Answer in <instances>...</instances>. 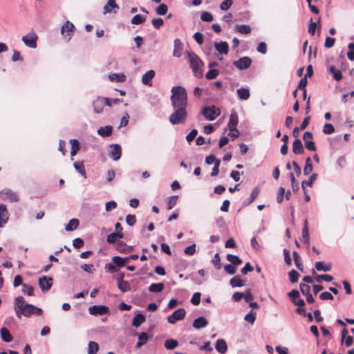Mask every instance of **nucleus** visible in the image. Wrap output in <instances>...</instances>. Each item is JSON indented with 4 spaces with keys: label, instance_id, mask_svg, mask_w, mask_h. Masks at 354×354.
I'll list each match as a JSON object with an SVG mask.
<instances>
[{
    "label": "nucleus",
    "instance_id": "f257e3e1",
    "mask_svg": "<svg viewBox=\"0 0 354 354\" xmlns=\"http://www.w3.org/2000/svg\"><path fill=\"white\" fill-rule=\"evenodd\" d=\"M170 97L174 112L169 115V121L173 124H184L187 120V94L185 88L176 86L171 88Z\"/></svg>",
    "mask_w": 354,
    "mask_h": 354
},
{
    "label": "nucleus",
    "instance_id": "f03ea898",
    "mask_svg": "<svg viewBox=\"0 0 354 354\" xmlns=\"http://www.w3.org/2000/svg\"><path fill=\"white\" fill-rule=\"evenodd\" d=\"M36 306L32 304H26L25 299L21 296H18L14 301V310L16 316L21 318L22 315L30 317L31 315L35 314Z\"/></svg>",
    "mask_w": 354,
    "mask_h": 354
},
{
    "label": "nucleus",
    "instance_id": "7ed1b4c3",
    "mask_svg": "<svg viewBox=\"0 0 354 354\" xmlns=\"http://www.w3.org/2000/svg\"><path fill=\"white\" fill-rule=\"evenodd\" d=\"M185 59L189 62L194 75L198 78L202 77L203 62L201 58L193 51H187Z\"/></svg>",
    "mask_w": 354,
    "mask_h": 354
},
{
    "label": "nucleus",
    "instance_id": "20e7f679",
    "mask_svg": "<svg viewBox=\"0 0 354 354\" xmlns=\"http://www.w3.org/2000/svg\"><path fill=\"white\" fill-rule=\"evenodd\" d=\"M201 113L207 120L212 121L219 115L220 110L214 106H205L202 109Z\"/></svg>",
    "mask_w": 354,
    "mask_h": 354
},
{
    "label": "nucleus",
    "instance_id": "39448f33",
    "mask_svg": "<svg viewBox=\"0 0 354 354\" xmlns=\"http://www.w3.org/2000/svg\"><path fill=\"white\" fill-rule=\"evenodd\" d=\"M0 196L4 200H8L11 203H16L19 201L18 194L10 189H5L1 191Z\"/></svg>",
    "mask_w": 354,
    "mask_h": 354
},
{
    "label": "nucleus",
    "instance_id": "423d86ee",
    "mask_svg": "<svg viewBox=\"0 0 354 354\" xmlns=\"http://www.w3.org/2000/svg\"><path fill=\"white\" fill-rule=\"evenodd\" d=\"M186 315V311L184 308H178L175 310L171 315L168 316L167 322L171 324H174L177 321L183 320Z\"/></svg>",
    "mask_w": 354,
    "mask_h": 354
},
{
    "label": "nucleus",
    "instance_id": "0eeeda50",
    "mask_svg": "<svg viewBox=\"0 0 354 354\" xmlns=\"http://www.w3.org/2000/svg\"><path fill=\"white\" fill-rule=\"evenodd\" d=\"M75 26L71 23L69 21H66L62 26L61 28V34L64 37L68 38L66 39L67 41H69L71 39V37L74 32Z\"/></svg>",
    "mask_w": 354,
    "mask_h": 354
},
{
    "label": "nucleus",
    "instance_id": "6e6552de",
    "mask_svg": "<svg viewBox=\"0 0 354 354\" xmlns=\"http://www.w3.org/2000/svg\"><path fill=\"white\" fill-rule=\"evenodd\" d=\"M89 314L92 315H103L109 313V307L104 305H93L88 309Z\"/></svg>",
    "mask_w": 354,
    "mask_h": 354
},
{
    "label": "nucleus",
    "instance_id": "1a4fd4ad",
    "mask_svg": "<svg viewBox=\"0 0 354 354\" xmlns=\"http://www.w3.org/2000/svg\"><path fill=\"white\" fill-rule=\"evenodd\" d=\"M37 35L35 33L30 32L23 36L22 41L29 48H35L37 47Z\"/></svg>",
    "mask_w": 354,
    "mask_h": 354
},
{
    "label": "nucleus",
    "instance_id": "9d476101",
    "mask_svg": "<svg viewBox=\"0 0 354 354\" xmlns=\"http://www.w3.org/2000/svg\"><path fill=\"white\" fill-rule=\"evenodd\" d=\"M252 64V60L249 57H243L239 59L234 61L233 64L239 70L248 68Z\"/></svg>",
    "mask_w": 354,
    "mask_h": 354
},
{
    "label": "nucleus",
    "instance_id": "9b49d317",
    "mask_svg": "<svg viewBox=\"0 0 354 354\" xmlns=\"http://www.w3.org/2000/svg\"><path fill=\"white\" fill-rule=\"evenodd\" d=\"M110 147L111 149L109 152V156L114 161L118 160L120 158L122 154L120 145L119 144H113L110 145Z\"/></svg>",
    "mask_w": 354,
    "mask_h": 354
},
{
    "label": "nucleus",
    "instance_id": "f8f14e48",
    "mask_svg": "<svg viewBox=\"0 0 354 354\" xmlns=\"http://www.w3.org/2000/svg\"><path fill=\"white\" fill-rule=\"evenodd\" d=\"M39 286L43 292L48 290L53 285V278L43 276L39 279Z\"/></svg>",
    "mask_w": 354,
    "mask_h": 354
},
{
    "label": "nucleus",
    "instance_id": "ddd939ff",
    "mask_svg": "<svg viewBox=\"0 0 354 354\" xmlns=\"http://www.w3.org/2000/svg\"><path fill=\"white\" fill-rule=\"evenodd\" d=\"M111 9H113L114 13H116L117 11L115 10L119 9L118 5L116 3L115 0H108L104 6L103 8V14L106 15L107 13H110L111 12Z\"/></svg>",
    "mask_w": 354,
    "mask_h": 354
},
{
    "label": "nucleus",
    "instance_id": "4468645a",
    "mask_svg": "<svg viewBox=\"0 0 354 354\" xmlns=\"http://www.w3.org/2000/svg\"><path fill=\"white\" fill-rule=\"evenodd\" d=\"M174 48L173 51V56L176 57H180L183 54V44L179 39H176L174 41Z\"/></svg>",
    "mask_w": 354,
    "mask_h": 354
},
{
    "label": "nucleus",
    "instance_id": "2eb2a0df",
    "mask_svg": "<svg viewBox=\"0 0 354 354\" xmlns=\"http://www.w3.org/2000/svg\"><path fill=\"white\" fill-rule=\"evenodd\" d=\"M214 48L220 54L226 55L229 50V46L226 41L215 42Z\"/></svg>",
    "mask_w": 354,
    "mask_h": 354
},
{
    "label": "nucleus",
    "instance_id": "dca6fc26",
    "mask_svg": "<svg viewBox=\"0 0 354 354\" xmlns=\"http://www.w3.org/2000/svg\"><path fill=\"white\" fill-rule=\"evenodd\" d=\"M207 324L208 322L205 317H199L194 320L192 326L196 329H200L206 327Z\"/></svg>",
    "mask_w": 354,
    "mask_h": 354
},
{
    "label": "nucleus",
    "instance_id": "f3484780",
    "mask_svg": "<svg viewBox=\"0 0 354 354\" xmlns=\"http://www.w3.org/2000/svg\"><path fill=\"white\" fill-rule=\"evenodd\" d=\"M155 71L153 70H149L145 73L142 77V82L145 85L151 86V80L155 76Z\"/></svg>",
    "mask_w": 354,
    "mask_h": 354
},
{
    "label": "nucleus",
    "instance_id": "a211bd4d",
    "mask_svg": "<svg viewBox=\"0 0 354 354\" xmlns=\"http://www.w3.org/2000/svg\"><path fill=\"white\" fill-rule=\"evenodd\" d=\"M239 118L238 115L236 113H232L230 115V120L227 124V127L230 131H232L236 129L238 124Z\"/></svg>",
    "mask_w": 354,
    "mask_h": 354
},
{
    "label": "nucleus",
    "instance_id": "6ab92c4d",
    "mask_svg": "<svg viewBox=\"0 0 354 354\" xmlns=\"http://www.w3.org/2000/svg\"><path fill=\"white\" fill-rule=\"evenodd\" d=\"M93 107L95 113H101L103 111L104 104L102 97H98L93 102Z\"/></svg>",
    "mask_w": 354,
    "mask_h": 354
},
{
    "label": "nucleus",
    "instance_id": "aec40b11",
    "mask_svg": "<svg viewBox=\"0 0 354 354\" xmlns=\"http://www.w3.org/2000/svg\"><path fill=\"white\" fill-rule=\"evenodd\" d=\"M216 350L221 354H225L227 350L226 342L223 339L216 341L215 345Z\"/></svg>",
    "mask_w": 354,
    "mask_h": 354
},
{
    "label": "nucleus",
    "instance_id": "412c9836",
    "mask_svg": "<svg viewBox=\"0 0 354 354\" xmlns=\"http://www.w3.org/2000/svg\"><path fill=\"white\" fill-rule=\"evenodd\" d=\"M304 151L301 141L299 139H296L292 143V152L295 154H301Z\"/></svg>",
    "mask_w": 354,
    "mask_h": 354
},
{
    "label": "nucleus",
    "instance_id": "4be33fe9",
    "mask_svg": "<svg viewBox=\"0 0 354 354\" xmlns=\"http://www.w3.org/2000/svg\"><path fill=\"white\" fill-rule=\"evenodd\" d=\"M0 335L1 339L5 342H10L12 341V336L9 330L5 327L0 329Z\"/></svg>",
    "mask_w": 354,
    "mask_h": 354
},
{
    "label": "nucleus",
    "instance_id": "5701e85b",
    "mask_svg": "<svg viewBox=\"0 0 354 354\" xmlns=\"http://www.w3.org/2000/svg\"><path fill=\"white\" fill-rule=\"evenodd\" d=\"M9 212L7 209L6 205L1 204L0 205V220L4 223H7L9 219Z\"/></svg>",
    "mask_w": 354,
    "mask_h": 354
},
{
    "label": "nucleus",
    "instance_id": "b1692460",
    "mask_svg": "<svg viewBox=\"0 0 354 354\" xmlns=\"http://www.w3.org/2000/svg\"><path fill=\"white\" fill-rule=\"evenodd\" d=\"M237 95L240 100H246L250 97V91L246 88H240L236 91Z\"/></svg>",
    "mask_w": 354,
    "mask_h": 354
},
{
    "label": "nucleus",
    "instance_id": "393cba45",
    "mask_svg": "<svg viewBox=\"0 0 354 354\" xmlns=\"http://www.w3.org/2000/svg\"><path fill=\"white\" fill-rule=\"evenodd\" d=\"M123 236L124 234L122 232H113L107 236L106 241L109 243H113L117 239H122Z\"/></svg>",
    "mask_w": 354,
    "mask_h": 354
},
{
    "label": "nucleus",
    "instance_id": "a878e982",
    "mask_svg": "<svg viewBox=\"0 0 354 354\" xmlns=\"http://www.w3.org/2000/svg\"><path fill=\"white\" fill-rule=\"evenodd\" d=\"M112 127L110 125L105 126L104 127H100L97 129V133L103 137H107L111 135L112 133Z\"/></svg>",
    "mask_w": 354,
    "mask_h": 354
},
{
    "label": "nucleus",
    "instance_id": "bb28decb",
    "mask_svg": "<svg viewBox=\"0 0 354 354\" xmlns=\"http://www.w3.org/2000/svg\"><path fill=\"white\" fill-rule=\"evenodd\" d=\"M329 71L333 75L334 80L336 81H339L342 79V71L337 69L335 66H330L329 67Z\"/></svg>",
    "mask_w": 354,
    "mask_h": 354
},
{
    "label": "nucleus",
    "instance_id": "cd10ccee",
    "mask_svg": "<svg viewBox=\"0 0 354 354\" xmlns=\"http://www.w3.org/2000/svg\"><path fill=\"white\" fill-rule=\"evenodd\" d=\"M315 268L317 271L328 272L331 270V266L326 264L324 261H317L315 263Z\"/></svg>",
    "mask_w": 354,
    "mask_h": 354
},
{
    "label": "nucleus",
    "instance_id": "c85d7f7f",
    "mask_svg": "<svg viewBox=\"0 0 354 354\" xmlns=\"http://www.w3.org/2000/svg\"><path fill=\"white\" fill-rule=\"evenodd\" d=\"M79 225V221L77 218H72L69 221L68 223L65 226L66 231H73L77 228Z\"/></svg>",
    "mask_w": 354,
    "mask_h": 354
},
{
    "label": "nucleus",
    "instance_id": "c756f323",
    "mask_svg": "<svg viewBox=\"0 0 354 354\" xmlns=\"http://www.w3.org/2000/svg\"><path fill=\"white\" fill-rule=\"evenodd\" d=\"M145 317L142 314H138L132 321V326L138 328L145 322Z\"/></svg>",
    "mask_w": 354,
    "mask_h": 354
},
{
    "label": "nucleus",
    "instance_id": "7c9ffc66",
    "mask_svg": "<svg viewBox=\"0 0 354 354\" xmlns=\"http://www.w3.org/2000/svg\"><path fill=\"white\" fill-rule=\"evenodd\" d=\"M75 170L80 173L84 178H86V173L82 162H76L73 164Z\"/></svg>",
    "mask_w": 354,
    "mask_h": 354
},
{
    "label": "nucleus",
    "instance_id": "2f4dec72",
    "mask_svg": "<svg viewBox=\"0 0 354 354\" xmlns=\"http://www.w3.org/2000/svg\"><path fill=\"white\" fill-rule=\"evenodd\" d=\"M165 288L162 283H152L149 287V291L151 292H160Z\"/></svg>",
    "mask_w": 354,
    "mask_h": 354
},
{
    "label": "nucleus",
    "instance_id": "473e14b6",
    "mask_svg": "<svg viewBox=\"0 0 354 354\" xmlns=\"http://www.w3.org/2000/svg\"><path fill=\"white\" fill-rule=\"evenodd\" d=\"M317 175L316 174H313L308 179V180H306V181H303L301 183V187H302V189L304 191V192H305V186L307 185V186H309V187H311L312 185L313 184V183L315 181V180L317 179Z\"/></svg>",
    "mask_w": 354,
    "mask_h": 354
},
{
    "label": "nucleus",
    "instance_id": "72a5a7b5",
    "mask_svg": "<svg viewBox=\"0 0 354 354\" xmlns=\"http://www.w3.org/2000/svg\"><path fill=\"white\" fill-rule=\"evenodd\" d=\"M234 29L241 34H249L251 32V28L248 25H236Z\"/></svg>",
    "mask_w": 354,
    "mask_h": 354
},
{
    "label": "nucleus",
    "instance_id": "f704fd0d",
    "mask_svg": "<svg viewBox=\"0 0 354 354\" xmlns=\"http://www.w3.org/2000/svg\"><path fill=\"white\" fill-rule=\"evenodd\" d=\"M226 259L234 266H239L242 263V260L238 256L234 254H227Z\"/></svg>",
    "mask_w": 354,
    "mask_h": 354
},
{
    "label": "nucleus",
    "instance_id": "c9c22d12",
    "mask_svg": "<svg viewBox=\"0 0 354 354\" xmlns=\"http://www.w3.org/2000/svg\"><path fill=\"white\" fill-rule=\"evenodd\" d=\"M109 77L111 81L116 82H123L125 81V75L122 73H113Z\"/></svg>",
    "mask_w": 354,
    "mask_h": 354
},
{
    "label": "nucleus",
    "instance_id": "e433bc0d",
    "mask_svg": "<svg viewBox=\"0 0 354 354\" xmlns=\"http://www.w3.org/2000/svg\"><path fill=\"white\" fill-rule=\"evenodd\" d=\"M118 288L123 292H128L131 290L130 283L127 281L118 282Z\"/></svg>",
    "mask_w": 354,
    "mask_h": 354
},
{
    "label": "nucleus",
    "instance_id": "4c0bfd02",
    "mask_svg": "<svg viewBox=\"0 0 354 354\" xmlns=\"http://www.w3.org/2000/svg\"><path fill=\"white\" fill-rule=\"evenodd\" d=\"M99 349L98 344L93 341H90L88 344V354H95Z\"/></svg>",
    "mask_w": 354,
    "mask_h": 354
},
{
    "label": "nucleus",
    "instance_id": "58836bf2",
    "mask_svg": "<svg viewBox=\"0 0 354 354\" xmlns=\"http://www.w3.org/2000/svg\"><path fill=\"white\" fill-rule=\"evenodd\" d=\"M256 317H257V313L254 311H253L252 310H251L249 313L245 315V316L244 317V320L246 321L247 322L250 323V324H253L255 322Z\"/></svg>",
    "mask_w": 354,
    "mask_h": 354
},
{
    "label": "nucleus",
    "instance_id": "ea45409f",
    "mask_svg": "<svg viewBox=\"0 0 354 354\" xmlns=\"http://www.w3.org/2000/svg\"><path fill=\"white\" fill-rule=\"evenodd\" d=\"M230 283L233 288L242 287L244 286L243 280H241L239 277L232 278L230 281Z\"/></svg>",
    "mask_w": 354,
    "mask_h": 354
},
{
    "label": "nucleus",
    "instance_id": "a19ab883",
    "mask_svg": "<svg viewBox=\"0 0 354 354\" xmlns=\"http://www.w3.org/2000/svg\"><path fill=\"white\" fill-rule=\"evenodd\" d=\"M302 238H303L304 242L306 244H309V234H308V230L306 221H305L304 225L302 229Z\"/></svg>",
    "mask_w": 354,
    "mask_h": 354
},
{
    "label": "nucleus",
    "instance_id": "79ce46f5",
    "mask_svg": "<svg viewBox=\"0 0 354 354\" xmlns=\"http://www.w3.org/2000/svg\"><path fill=\"white\" fill-rule=\"evenodd\" d=\"M178 343L176 339H170L165 342V346L168 350L175 348L178 346Z\"/></svg>",
    "mask_w": 354,
    "mask_h": 354
},
{
    "label": "nucleus",
    "instance_id": "37998d69",
    "mask_svg": "<svg viewBox=\"0 0 354 354\" xmlns=\"http://www.w3.org/2000/svg\"><path fill=\"white\" fill-rule=\"evenodd\" d=\"M146 20V17H143L140 15H135L131 20V23L132 24H136V25H138V24H142L143 22H145Z\"/></svg>",
    "mask_w": 354,
    "mask_h": 354
},
{
    "label": "nucleus",
    "instance_id": "c03bdc74",
    "mask_svg": "<svg viewBox=\"0 0 354 354\" xmlns=\"http://www.w3.org/2000/svg\"><path fill=\"white\" fill-rule=\"evenodd\" d=\"M289 176H290V181H291V186H292V191L294 192H297L299 189V187L298 183H297L296 178L295 177L293 173H290Z\"/></svg>",
    "mask_w": 354,
    "mask_h": 354
},
{
    "label": "nucleus",
    "instance_id": "a18cd8bd",
    "mask_svg": "<svg viewBox=\"0 0 354 354\" xmlns=\"http://www.w3.org/2000/svg\"><path fill=\"white\" fill-rule=\"evenodd\" d=\"M292 256H293L295 266H297V268L299 270H302V263H301V259L299 256V254L296 251H294L292 252Z\"/></svg>",
    "mask_w": 354,
    "mask_h": 354
},
{
    "label": "nucleus",
    "instance_id": "49530a36",
    "mask_svg": "<svg viewBox=\"0 0 354 354\" xmlns=\"http://www.w3.org/2000/svg\"><path fill=\"white\" fill-rule=\"evenodd\" d=\"M259 194V188L255 187L251 192L250 197L247 199L248 204L252 203Z\"/></svg>",
    "mask_w": 354,
    "mask_h": 354
},
{
    "label": "nucleus",
    "instance_id": "de8ad7c7",
    "mask_svg": "<svg viewBox=\"0 0 354 354\" xmlns=\"http://www.w3.org/2000/svg\"><path fill=\"white\" fill-rule=\"evenodd\" d=\"M333 279V277L329 274H319L315 277V281L318 283H320L322 280H324L326 282H330Z\"/></svg>",
    "mask_w": 354,
    "mask_h": 354
},
{
    "label": "nucleus",
    "instance_id": "09e8293b",
    "mask_svg": "<svg viewBox=\"0 0 354 354\" xmlns=\"http://www.w3.org/2000/svg\"><path fill=\"white\" fill-rule=\"evenodd\" d=\"M168 7L166 4L161 3L156 8V12L159 15H164L167 12Z\"/></svg>",
    "mask_w": 354,
    "mask_h": 354
},
{
    "label": "nucleus",
    "instance_id": "8fccbe9b",
    "mask_svg": "<svg viewBox=\"0 0 354 354\" xmlns=\"http://www.w3.org/2000/svg\"><path fill=\"white\" fill-rule=\"evenodd\" d=\"M116 250L120 253H127V245L123 241H118L116 242Z\"/></svg>",
    "mask_w": 354,
    "mask_h": 354
},
{
    "label": "nucleus",
    "instance_id": "3c124183",
    "mask_svg": "<svg viewBox=\"0 0 354 354\" xmlns=\"http://www.w3.org/2000/svg\"><path fill=\"white\" fill-rule=\"evenodd\" d=\"M219 74L217 69H210L206 74L205 78L207 80H213L216 78Z\"/></svg>",
    "mask_w": 354,
    "mask_h": 354
},
{
    "label": "nucleus",
    "instance_id": "603ef678",
    "mask_svg": "<svg viewBox=\"0 0 354 354\" xmlns=\"http://www.w3.org/2000/svg\"><path fill=\"white\" fill-rule=\"evenodd\" d=\"M111 260L115 266H118V267L124 266V263L122 257H120L119 256H114L112 257Z\"/></svg>",
    "mask_w": 354,
    "mask_h": 354
},
{
    "label": "nucleus",
    "instance_id": "864d4df0",
    "mask_svg": "<svg viewBox=\"0 0 354 354\" xmlns=\"http://www.w3.org/2000/svg\"><path fill=\"white\" fill-rule=\"evenodd\" d=\"M178 200L177 196H172L168 198L167 209H171L176 205Z\"/></svg>",
    "mask_w": 354,
    "mask_h": 354
},
{
    "label": "nucleus",
    "instance_id": "5fc2aeb1",
    "mask_svg": "<svg viewBox=\"0 0 354 354\" xmlns=\"http://www.w3.org/2000/svg\"><path fill=\"white\" fill-rule=\"evenodd\" d=\"M289 279L292 283H296L298 281L299 274L295 270H292L289 274Z\"/></svg>",
    "mask_w": 354,
    "mask_h": 354
},
{
    "label": "nucleus",
    "instance_id": "6e6d98bb",
    "mask_svg": "<svg viewBox=\"0 0 354 354\" xmlns=\"http://www.w3.org/2000/svg\"><path fill=\"white\" fill-rule=\"evenodd\" d=\"M334 131H335V128L331 124L326 123L324 124V126L323 127L324 133L328 135V134H332Z\"/></svg>",
    "mask_w": 354,
    "mask_h": 354
},
{
    "label": "nucleus",
    "instance_id": "4d7b16f0",
    "mask_svg": "<svg viewBox=\"0 0 354 354\" xmlns=\"http://www.w3.org/2000/svg\"><path fill=\"white\" fill-rule=\"evenodd\" d=\"M201 295L198 292L194 293L192 297L191 298V303L195 306L198 305L201 301Z\"/></svg>",
    "mask_w": 354,
    "mask_h": 354
},
{
    "label": "nucleus",
    "instance_id": "13d9d810",
    "mask_svg": "<svg viewBox=\"0 0 354 354\" xmlns=\"http://www.w3.org/2000/svg\"><path fill=\"white\" fill-rule=\"evenodd\" d=\"M319 23V19L318 20L317 22H313L312 19H310V24H309V26H308V32L311 35H315V30H316V28H317V25Z\"/></svg>",
    "mask_w": 354,
    "mask_h": 354
},
{
    "label": "nucleus",
    "instance_id": "bf43d9fd",
    "mask_svg": "<svg viewBox=\"0 0 354 354\" xmlns=\"http://www.w3.org/2000/svg\"><path fill=\"white\" fill-rule=\"evenodd\" d=\"M201 19L203 21L210 22L213 20V16L210 12L205 11L201 14Z\"/></svg>",
    "mask_w": 354,
    "mask_h": 354
},
{
    "label": "nucleus",
    "instance_id": "052dcab7",
    "mask_svg": "<svg viewBox=\"0 0 354 354\" xmlns=\"http://www.w3.org/2000/svg\"><path fill=\"white\" fill-rule=\"evenodd\" d=\"M235 266H236L232 264H226L224 266V270L227 274H234L236 272V268Z\"/></svg>",
    "mask_w": 354,
    "mask_h": 354
},
{
    "label": "nucleus",
    "instance_id": "680f3d73",
    "mask_svg": "<svg viewBox=\"0 0 354 354\" xmlns=\"http://www.w3.org/2000/svg\"><path fill=\"white\" fill-rule=\"evenodd\" d=\"M22 291L29 296H32L34 295L33 287L27 284H23Z\"/></svg>",
    "mask_w": 354,
    "mask_h": 354
},
{
    "label": "nucleus",
    "instance_id": "e2e57ef3",
    "mask_svg": "<svg viewBox=\"0 0 354 354\" xmlns=\"http://www.w3.org/2000/svg\"><path fill=\"white\" fill-rule=\"evenodd\" d=\"M335 39L330 37H326L324 42V46L326 48L333 47L335 44Z\"/></svg>",
    "mask_w": 354,
    "mask_h": 354
},
{
    "label": "nucleus",
    "instance_id": "0e129e2a",
    "mask_svg": "<svg viewBox=\"0 0 354 354\" xmlns=\"http://www.w3.org/2000/svg\"><path fill=\"white\" fill-rule=\"evenodd\" d=\"M151 23L156 29H159L163 25L164 21L162 18H156L152 20Z\"/></svg>",
    "mask_w": 354,
    "mask_h": 354
},
{
    "label": "nucleus",
    "instance_id": "69168bd1",
    "mask_svg": "<svg viewBox=\"0 0 354 354\" xmlns=\"http://www.w3.org/2000/svg\"><path fill=\"white\" fill-rule=\"evenodd\" d=\"M184 252L187 255L192 256L196 252V244H192L184 250Z\"/></svg>",
    "mask_w": 354,
    "mask_h": 354
},
{
    "label": "nucleus",
    "instance_id": "338daca9",
    "mask_svg": "<svg viewBox=\"0 0 354 354\" xmlns=\"http://www.w3.org/2000/svg\"><path fill=\"white\" fill-rule=\"evenodd\" d=\"M285 194V189L282 187H280L278 189L277 195V201L280 203L282 202L283 199V196Z\"/></svg>",
    "mask_w": 354,
    "mask_h": 354
},
{
    "label": "nucleus",
    "instance_id": "774afa93",
    "mask_svg": "<svg viewBox=\"0 0 354 354\" xmlns=\"http://www.w3.org/2000/svg\"><path fill=\"white\" fill-rule=\"evenodd\" d=\"M232 0H225L221 3L220 8L222 10H227L232 6Z\"/></svg>",
    "mask_w": 354,
    "mask_h": 354
}]
</instances>
